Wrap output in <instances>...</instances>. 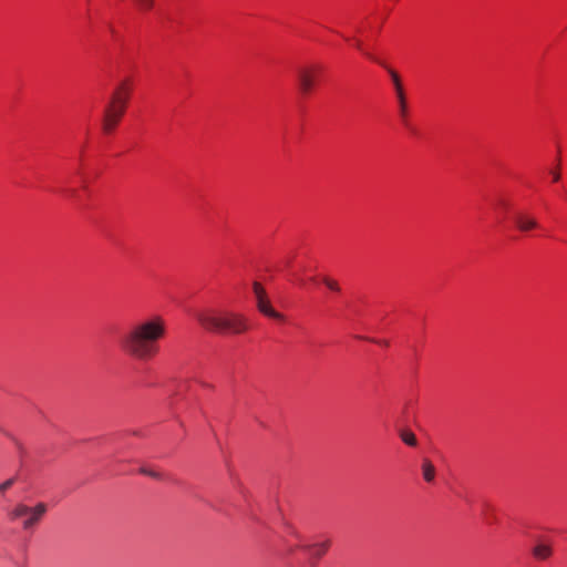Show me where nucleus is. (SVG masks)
Returning a JSON list of instances; mask_svg holds the SVG:
<instances>
[{
    "label": "nucleus",
    "mask_w": 567,
    "mask_h": 567,
    "mask_svg": "<svg viewBox=\"0 0 567 567\" xmlns=\"http://www.w3.org/2000/svg\"><path fill=\"white\" fill-rule=\"evenodd\" d=\"M135 89L132 76H125L113 89L102 115L101 130L103 135L111 136L122 123Z\"/></svg>",
    "instance_id": "f03ea898"
},
{
    "label": "nucleus",
    "mask_w": 567,
    "mask_h": 567,
    "mask_svg": "<svg viewBox=\"0 0 567 567\" xmlns=\"http://www.w3.org/2000/svg\"><path fill=\"white\" fill-rule=\"evenodd\" d=\"M75 195V190H70V196H74Z\"/></svg>",
    "instance_id": "a211bd4d"
},
{
    "label": "nucleus",
    "mask_w": 567,
    "mask_h": 567,
    "mask_svg": "<svg viewBox=\"0 0 567 567\" xmlns=\"http://www.w3.org/2000/svg\"><path fill=\"white\" fill-rule=\"evenodd\" d=\"M399 436L406 445H409V446L416 445L415 434L410 431V427H401L400 432H399Z\"/></svg>",
    "instance_id": "ddd939ff"
},
{
    "label": "nucleus",
    "mask_w": 567,
    "mask_h": 567,
    "mask_svg": "<svg viewBox=\"0 0 567 567\" xmlns=\"http://www.w3.org/2000/svg\"><path fill=\"white\" fill-rule=\"evenodd\" d=\"M252 291L256 298L257 309L261 315L275 321L285 322V315L272 307L266 289L259 281H254Z\"/></svg>",
    "instance_id": "0eeeda50"
},
{
    "label": "nucleus",
    "mask_w": 567,
    "mask_h": 567,
    "mask_svg": "<svg viewBox=\"0 0 567 567\" xmlns=\"http://www.w3.org/2000/svg\"><path fill=\"white\" fill-rule=\"evenodd\" d=\"M533 554L537 559H546L551 554V548L549 545L545 543H538L534 549Z\"/></svg>",
    "instance_id": "f8f14e48"
},
{
    "label": "nucleus",
    "mask_w": 567,
    "mask_h": 567,
    "mask_svg": "<svg viewBox=\"0 0 567 567\" xmlns=\"http://www.w3.org/2000/svg\"><path fill=\"white\" fill-rule=\"evenodd\" d=\"M141 473L147 475V476H151L153 478H156V480H161L163 476L159 472L155 471V470H152V468H148V467H142L141 468Z\"/></svg>",
    "instance_id": "2eb2a0df"
},
{
    "label": "nucleus",
    "mask_w": 567,
    "mask_h": 567,
    "mask_svg": "<svg viewBox=\"0 0 567 567\" xmlns=\"http://www.w3.org/2000/svg\"><path fill=\"white\" fill-rule=\"evenodd\" d=\"M515 225L519 231L527 233L539 228L537 219L525 213H519L515 216Z\"/></svg>",
    "instance_id": "6e6552de"
},
{
    "label": "nucleus",
    "mask_w": 567,
    "mask_h": 567,
    "mask_svg": "<svg viewBox=\"0 0 567 567\" xmlns=\"http://www.w3.org/2000/svg\"><path fill=\"white\" fill-rule=\"evenodd\" d=\"M166 336V320L162 316L155 315L132 324L120 338L118 347L130 359L137 362H150L161 353V342Z\"/></svg>",
    "instance_id": "f257e3e1"
},
{
    "label": "nucleus",
    "mask_w": 567,
    "mask_h": 567,
    "mask_svg": "<svg viewBox=\"0 0 567 567\" xmlns=\"http://www.w3.org/2000/svg\"><path fill=\"white\" fill-rule=\"evenodd\" d=\"M134 7L141 12H150L155 6V0H131Z\"/></svg>",
    "instance_id": "4468645a"
},
{
    "label": "nucleus",
    "mask_w": 567,
    "mask_h": 567,
    "mask_svg": "<svg viewBox=\"0 0 567 567\" xmlns=\"http://www.w3.org/2000/svg\"><path fill=\"white\" fill-rule=\"evenodd\" d=\"M559 178H560L559 173H555V174H554V182H558V181H559Z\"/></svg>",
    "instance_id": "f3484780"
},
{
    "label": "nucleus",
    "mask_w": 567,
    "mask_h": 567,
    "mask_svg": "<svg viewBox=\"0 0 567 567\" xmlns=\"http://www.w3.org/2000/svg\"><path fill=\"white\" fill-rule=\"evenodd\" d=\"M323 72L324 68L318 63L303 65L298 70V90L303 97L311 96L316 92Z\"/></svg>",
    "instance_id": "423d86ee"
},
{
    "label": "nucleus",
    "mask_w": 567,
    "mask_h": 567,
    "mask_svg": "<svg viewBox=\"0 0 567 567\" xmlns=\"http://www.w3.org/2000/svg\"><path fill=\"white\" fill-rule=\"evenodd\" d=\"M47 511L44 503H38L35 506L18 503L8 512V516L11 522H19L24 532L32 533Z\"/></svg>",
    "instance_id": "39448f33"
},
{
    "label": "nucleus",
    "mask_w": 567,
    "mask_h": 567,
    "mask_svg": "<svg viewBox=\"0 0 567 567\" xmlns=\"http://www.w3.org/2000/svg\"><path fill=\"white\" fill-rule=\"evenodd\" d=\"M311 281L313 282H322L329 290L333 291V292H339L340 291V286L338 284V281L329 276H322V277H313L311 278Z\"/></svg>",
    "instance_id": "9b49d317"
},
{
    "label": "nucleus",
    "mask_w": 567,
    "mask_h": 567,
    "mask_svg": "<svg viewBox=\"0 0 567 567\" xmlns=\"http://www.w3.org/2000/svg\"><path fill=\"white\" fill-rule=\"evenodd\" d=\"M14 484V478H9L4 481L2 484H0V493L6 492Z\"/></svg>",
    "instance_id": "dca6fc26"
},
{
    "label": "nucleus",
    "mask_w": 567,
    "mask_h": 567,
    "mask_svg": "<svg viewBox=\"0 0 567 567\" xmlns=\"http://www.w3.org/2000/svg\"><path fill=\"white\" fill-rule=\"evenodd\" d=\"M391 78L393 80V84L395 86V92L398 95V100L400 103V112L402 117H406V97L404 94L403 85L399 74L395 71H390Z\"/></svg>",
    "instance_id": "1a4fd4ad"
},
{
    "label": "nucleus",
    "mask_w": 567,
    "mask_h": 567,
    "mask_svg": "<svg viewBox=\"0 0 567 567\" xmlns=\"http://www.w3.org/2000/svg\"><path fill=\"white\" fill-rule=\"evenodd\" d=\"M330 547L329 539H321L312 544L307 543L297 528L286 522L281 535L280 551L285 555H293L296 550L300 549L310 558L319 559L322 557Z\"/></svg>",
    "instance_id": "20e7f679"
},
{
    "label": "nucleus",
    "mask_w": 567,
    "mask_h": 567,
    "mask_svg": "<svg viewBox=\"0 0 567 567\" xmlns=\"http://www.w3.org/2000/svg\"><path fill=\"white\" fill-rule=\"evenodd\" d=\"M421 470L424 481H426L427 483H432L435 477V467L432 464V462L429 461L427 458L423 460Z\"/></svg>",
    "instance_id": "9d476101"
},
{
    "label": "nucleus",
    "mask_w": 567,
    "mask_h": 567,
    "mask_svg": "<svg viewBox=\"0 0 567 567\" xmlns=\"http://www.w3.org/2000/svg\"><path fill=\"white\" fill-rule=\"evenodd\" d=\"M198 322L205 330L224 336H240L251 329L250 321L244 313L228 310L202 312Z\"/></svg>",
    "instance_id": "7ed1b4c3"
}]
</instances>
